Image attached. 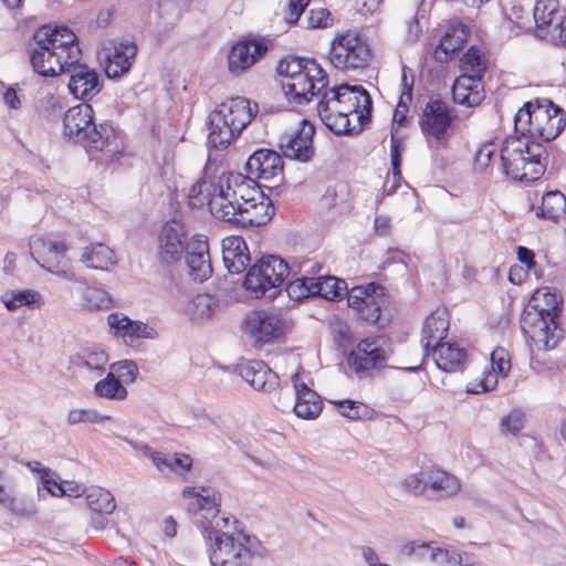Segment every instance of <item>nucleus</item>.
<instances>
[{
	"mask_svg": "<svg viewBox=\"0 0 566 566\" xmlns=\"http://www.w3.org/2000/svg\"><path fill=\"white\" fill-rule=\"evenodd\" d=\"M334 403L342 409V416L352 420H358L361 418L360 409L364 408L361 402L355 400H339Z\"/></svg>",
	"mask_w": 566,
	"mask_h": 566,
	"instance_id": "nucleus-58",
	"label": "nucleus"
},
{
	"mask_svg": "<svg viewBox=\"0 0 566 566\" xmlns=\"http://www.w3.org/2000/svg\"><path fill=\"white\" fill-rule=\"evenodd\" d=\"M247 174L258 179L272 180L283 175L281 155L269 148L256 149L245 161Z\"/></svg>",
	"mask_w": 566,
	"mask_h": 566,
	"instance_id": "nucleus-21",
	"label": "nucleus"
},
{
	"mask_svg": "<svg viewBox=\"0 0 566 566\" xmlns=\"http://www.w3.org/2000/svg\"><path fill=\"white\" fill-rule=\"evenodd\" d=\"M109 419L111 416L101 415L95 409H73L69 411L66 422L69 426H75L80 423H102Z\"/></svg>",
	"mask_w": 566,
	"mask_h": 566,
	"instance_id": "nucleus-53",
	"label": "nucleus"
},
{
	"mask_svg": "<svg viewBox=\"0 0 566 566\" xmlns=\"http://www.w3.org/2000/svg\"><path fill=\"white\" fill-rule=\"evenodd\" d=\"M290 274L286 261L277 255H264L251 265L245 274L243 286L254 297L260 298L270 292L269 297L275 295Z\"/></svg>",
	"mask_w": 566,
	"mask_h": 566,
	"instance_id": "nucleus-9",
	"label": "nucleus"
},
{
	"mask_svg": "<svg viewBox=\"0 0 566 566\" xmlns=\"http://www.w3.org/2000/svg\"><path fill=\"white\" fill-rule=\"evenodd\" d=\"M185 497H193L189 511L196 514L212 566H251L254 538L237 530V520L220 514V501L209 488L186 486Z\"/></svg>",
	"mask_w": 566,
	"mask_h": 566,
	"instance_id": "nucleus-1",
	"label": "nucleus"
},
{
	"mask_svg": "<svg viewBox=\"0 0 566 566\" xmlns=\"http://www.w3.org/2000/svg\"><path fill=\"white\" fill-rule=\"evenodd\" d=\"M80 260L86 268L101 271H108L117 262L114 251L104 243L85 247Z\"/></svg>",
	"mask_w": 566,
	"mask_h": 566,
	"instance_id": "nucleus-37",
	"label": "nucleus"
},
{
	"mask_svg": "<svg viewBox=\"0 0 566 566\" xmlns=\"http://www.w3.org/2000/svg\"><path fill=\"white\" fill-rule=\"evenodd\" d=\"M327 85L328 77L316 61H307L304 73L290 80H281V87L285 97L294 105L307 104L314 96H319Z\"/></svg>",
	"mask_w": 566,
	"mask_h": 566,
	"instance_id": "nucleus-11",
	"label": "nucleus"
},
{
	"mask_svg": "<svg viewBox=\"0 0 566 566\" xmlns=\"http://www.w3.org/2000/svg\"><path fill=\"white\" fill-rule=\"evenodd\" d=\"M192 458L182 452H175L170 455V463L168 471L174 472L178 475H184L189 472L192 468Z\"/></svg>",
	"mask_w": 566,
	"mask_h": 566,
	"instance_id": "nucleus-57",
	"label": "nucleus"
},
{
	"mask_svg": "<svg viewBox=\"0 0 566 566\" xmlns=\"http://www.w3.org/2000/svg\"><path fill=\"white\" fill-rule=\"evenodd\" d=\"M451 123L450 108L446 102L431 99L427 103L420 118V127L430 147L438 149L446 145Z\"/></svg>",
	"mask_w": 566,
	"mask_h": 566,
	"instance_id": "nucleus-15",
	"label": "nucleus"
},
{
	"mask_svg": "<svg viewBox=\"0 0 566 566\" xmlns=\"http://www.w3.org/2000/svg\"><path fill=\"white\" fill-rule=\"evenodd\" d=\"M43 486L52 495H67L71 497H78L85 493V488L83 484L74 483V482H63L56 483L51 479L43 478Z\"/></svg>",
	"mask_w": 566,
	"mask_h": 566,
	"instance_id": "nucleus-52",
	"label": "nucleus"
},
{
	"mask_svg": "<svg viewBox=\"0 0 566 566\" xmlns=\"http://www.w3.org/2000/svg\"><path fill=\"white\" fill-rule=\"evenodd\" d=\"M111 373L117 374V379L120 380L122 384H133L135 382L138 375V367L135 361L124 359L111 365Z\"/></svg>",
	"mask_w": 566,
	"mask_h": 566,
	"instance_id": "nucleus-54",
	"label": "nucleus"
},
{
	"mask_svg": "<svg viewBox=\"0 0 566 566\" xmlns=\"http://www.w3.org/2000/svg\"><path fill=\"white\" fill-rule=\"evenodd\" d=\"M461 490L460 480L438 468L429 467L427 474V499L443 501L455 496Z\"/></svg>",
	"mask_w": 566,
	"mask_h": 566,
	"instance_id": "nucleus-28",
	"label": "nucleus"
},
{
	"mask_svg": "<svg viewBox=\"0 0 566 566\" xmlns=\"http://www.w3.org/2000/svg\"><path fill=\"white\" fill-rule=\"evenodd\" d=\"M220 307L219 301L209 294H199L190 300L186 313L193 322L212 318Z\"/></svg>",
	"mask_w": 566,
	"mask_h": 566,
	"instance_id": "nucleus-39",
	"label": "nucleus"
},
{
	"mask_svg": "<svg viewBox=\"0 0 566 566\" xmlns=\"http://www.w3.org/2000/svg\"><path fill=\"white\" fill-rule=\"evenodd\" d=\"M388 354L377 340L363 339L348 355V365L360 378L371 377L374 370H380L387 365Z\"/></svg>",
	"mask_w": 566,
	"mask_h": 566,
	"instance_id": "nucleus-17",
	"label": "nucleus"
},
{
	"mask_svg": "<svg viewBox=\"0 0 566 566\" xmlns=\"http://www.w3.org/2000/svg\"><path fill=\"white\" fill-rule=\"evenodd\" d=\"M562 307L563 298L554 289H539L533 294L521 316V328L537 348L553 349L565 337Z\"/></svg>",
	"mask_w": 566,
	"mask_h": 566,
	"instance_id": "nucleus-3",
	"label": "nucleus"
},
{
	"mask_svg": "<svg viewBox=\"0 0 566 566\" xmlns=\"http://www.w3.org/2000/svg\"><path fill=\"white\" fill-rule=\"evenodd\" d=\"M495 145L493 143L484 144L475 154V167L480 170L486 168L495 153Z\"/></svg>",
	"mask_w": 566,
	"mask_h": 566,
	"instance_id": "nucleus-59",
	"label": "nucleus"
},
{
	"mask_svg": "<svg viewBox=\"0 0 566 566\" xmlns=\"http://www.w3.org/2000/svg\"><path fill=\"white\" fill-rule=\"evenodd\" d=\"M95 123V112L87 103L70 107L63 116V136L66 140L78 144L80 139Z\"/></svg>",
	"mask_w": 566,
	"mask_h": 566,
	"instance_id": "nucleus-25",
	"label": "nucleus"
},
{
	"mask_svg": "<svg viewBox=\"0 0 566 566\" xmlns=\"http://www.w3.org/2000/svg\"><path fill=\"white\" fill-rule=\"evenodd\" d=\"M449 331L448 314L444 310L432 312L424 319L421 334V345L424 356L429 355L433 345H439L447 337Z\"/></svg>",
	"mask_w": 566,
	"mask_h": 566,
	"instance_id": "nucleus-31",
	"label": "nucleus"
},
{
	"mask_svg": "<svg viewBox=\"0 0 566 566\" xmlns=\"http://www.w3.org/2000/svg\"><path fill=\"white\" fill-rule=\"evenodd\" d=\"M347 301L360 319L379 326L387 323L381 317V308L387 301L386 289L380 284L373 282L354 286L347 292Z\"/></svg>",
	"mask_w": 566,
	"mask_h": 566,
	"instance_id": "nucleus-13",
	"label": "nucleus"
},
{
	"mask_svg": "<svg viewBox=\"0 0 566 566\" xmlns=\"http://www.w3.org/2000/svg\"><path fill=\"white\" fill-rule=\"evenodd\" d=\"M491 369H485L480 379L470 382L467 386L469 394L479 395L493 390L499 376L505 377L511 368L509 353L503 347H496L491 353Z\"/></svg>",
	"mask_w": 566,
	"mask_h": 566,
	"instance_id": "nucleus-24",
	"label": "nucleus"
},
{
	"mask_svg": "<svg viewBox=\"0 0 566 566\" xmlns=\"http://www.w3.org/2000/svg\"><path fill=\"white\" fill-rule=\"evenodd\" d=\"M488 69V60L484 52L471 46L460 60V75L472 76L482 80Z\"/></svg>",
	"mask_w": 566,
	"mask_h": 566,
	"instance_id": "nucleus-41",
	"label": "nucleus"
},
{
	"mask_svg": "<svg viewBox=\"0 0 566 566\" xmlns=\"http://www.w3.org/2000/svg\"><path fill=\"white\" fill-rule=\"evenodd\" d=\"M81 145L88 154L119 151L120 143L117 130L108 122L94 123L88 132L80 139Z\"/></svg>",
	"mask_w": 566,
	"mask_h": 566,
	"instance_id": "nucleus-20",
	"label": "nucleus"
},
{
	"mask_svg": "<svg viewBox=\"0 0 566 566\" xmlns=\"http://www.w3.org/2000/svg\"><path fill=\"white\" fill-rule=\"evenodd\" d=\"M430 352L439 369L449 373L463 371L468 360L465 349L451 343H441L433 345Z\"/></svg>",
	"mask_w": 566,
	"mask_h": 566,
	"instance_id": "nucleus-34",
	"label": "nucleus"
},
{
	"mask_svg": "<svg viewBox=\"0 0 566 566\" xmlns=\"http://www.w3.org/2000/svg\"><path fill=\"white\" fill-rule=\"evenodd\" d=\"M186 231L182 223L172 220L167 222L159 235V256L166 264L178 262L186 252Z\"/></svg>",
	"mask_w": 566,
	"mask_h": 566,
	"instance_id": "nucleus-22",
	"label": "nucleus"
},
{
	"mask_svg": "<svg viewBox=\"0 0 566 566\" xmlns=\"http://www.w3.org/2000/svg\"><path fill=\"white\" fill-rule=\"evenodd\" d=\"M86 503L93 513L112 514L116 509L113 494L102 488L92 489L86 494Z\"/></svg>",
	"mask_w": 566,
	"mask_h": 566,
	"instance_id": "nucleus-47",
	"label": "nucleus"
},
{
	"mask_svg": "<svg viewBox=\"0 0 566 566\" xmlns=\"http://www.w3.org/2000/svg\"><path fill=\"white\" fill-rule=\"evenodd\" d=\"M94 394L104 399L122 401L127 398L128 391L114 373L109 371L94 385Z\"/></svg>",
	"mask_w": 566,
	"mask_h": 566,
	"instance_id": "nucleus-43",
	"label": "nucleus"
},
{
	"mask_svg": "<svg viewBox=\"0 0 566 566\" xmlns=\"http://www.w3.org/2000/svg\"><path fill=\"white\" fill-rule=\"evenodd\" d=\"M274 207L269 197L263 193V199L249 203L244 209L239 210L235 219L228 222L234 226L260 227L269 222L274 216Z\"/></svg>",
	"mask_w": 566,
	"mask_h": 566,
	"instance_id": "nucleus-30",
	"label": "nucleus"
},
{
	"mask_svg": "<svg viewBox=\"0 0 566 566\" xmlns=\"http://www.w3.org/2000/svg\"><path fill=\"white\" fill-rule=\"evenodd\" d=\"M452 97L459 105L468 107L480 105L484 98L482 80L464 75L458 76L452 85Z\"/></svg>",
	"mask_w": 566,
	"mask_h": 566,
	"instance_id": "nucleus-33",
	"label": "nucleus"
},
{
	"mask_svg": "<svg viewBox=\"0 0 566 566\" xmlns=\"http://www.w3.org/2000/svg\"><path fill=\"white\" fill-rule=\"evenodd\" d=\"M33 260L46 271L70 281H80L70 266L66 252L67 244L64 241H54L36 237L30 242Z\"/></svg>",
	"mask_w": 566,
	"mask_h": 566,
	"instance_id": "nucleus-12",
	"label": "nucleus"
},
{
	"mask_svg": "<svg viewBox=\"0 0 566 566\" xmlns=\"http://www.w3.org/2000/svg\"><path fill=\"white\" fill-rule=\"evenodd\" d=\"M82 51L80 46H72L67 55V62H64L62 74L69 75L67 87L77 98H91L102 90L99 74L95 69L81 63Z\"/></svg>",
	"mask_w": 566,
	"mask_h": 566,
	"instance_id": "nucleus-14",
	"label": "nucleus"
},
{
	"mask_svg": "<svg viewBox=\"0 0 566 566\" xmlns=\"http://www.w3.org/2000/svg\"><path fill=\"white\" fill-rule=\"evenodd\" d=\"M566 115L548 98L526 102L514 116V132L531 142L554 140L565 128Z\"/></svg>",
	"mask_w": 566,
	"mask_h": 566,
	"instance_id": "nucleus-6",
	"label": "nucleus"
},
{
	"mask_svg": "<svg viewBox=\"0 0 566 566\" xmlns=\"http://www.w3.org/2000/svg\"><path fill=\"white\" fill-rule=\"evenodd\" d=\"M137 53L134 42H119L114 45L113 52L106 57L105 74L109 78H118L132 67V62Z\"/></svg>",
	"mask_w": 566,
	"mask_h": 566,
	"instance_id": "nucleus-32",
	"label": "nucleus"
},
{
	"mask_svg": "<svg viewBox=\"0 0 566 566\" xmlns=\"http://www.w3.org/2000/svg\"><path fill=\"white\" fill-rule=\"evenodd\" d=\"M308 60H302L298 57H292L290 60H281L277 65V73L281 76V80L291 78L295 75L302 74L305 72V65H307Z\"/></svg>",
	"mask_w": 566,
	"mask_h": 566,
	"instance_id": "nucleus-55",
	"label": "nucleus"
},
{
	"mask_svg": "<svg viewBox=\"0 0 566 566\" xmlns=\"http://www.w3.org/2000/svg\"><path fill=\"white\" fill-rule=\"evenodd\" d=\"M284 322L280 316L264 311H252L244 319L243 331L255 344H268L279 339L284 333Z\"/></svg>",
	"mask_w": 566,
	"mask_h": 566,
	"instance_id": "nucleus-18",
	"label": "nucleus"
},
{
	"mask_svg": "<svg viewBox=\"0 0 566 566\" xmlns=\"http://www.w3.org/2000/svg\"><path fill=\"white\" fill-rule=\"evenodd\" d=\"M206 190L211 213L224 222L235 219L239 210L244 209L249 203L263 199L260 185L249 174L247 176L240 172L223 174L213 188V193H210L208 188Z\"/></svg>",
	"mask_w": 566,
	"mask_h": 566,
	"instance_id": "nucleus-5",
	"label": "nucleus"
},
{
	"mask_svg": "<svg viewBox=\"0 0 566 566\" xmlns=\"http://www.w3.org/2000/svg\"><path fill=\"white\" fill-rule=\"evenodd\" d=\"M269 43L264 38L247 36L235 42L228 55L230 73L240 75L255 64L268 51Z\"/></svg>",
	"mask_w": 566,
	"mask_h": 566,
	"instance_id": "nucleus-19",
	"label": "nucleus"
},
{
	"mask_svg": "<svg viewBox=\"0 0 566 566\" xmlns=\"http://www.w3.org/2000/svg\"><path fill=\"white\" fill-rule=\"evenodd\" d=\"M170 455L171 454L154 451L150 453V459L153 463L156 465V468L164 472L165 470L169 469Z\"/></svg>",
	"mask_w": 566,
	"mask_h": 566,
	"instance_id": "nucleus-64",
	"label": "nucleus"
},
{
	"mask_svg": "<svg viewBox=\"0 0 566 566\" xmlns=\"http://www.w3.org/2000/svg\"><path fill=\"white\" fill-rule=\"evenodd\" d=\"M222 260L227 270L232 274L243 272L250 263L248 245L243 238L227 237L221 242Z\"/></svg>",
	"mask_w": 566,
	"mask_h": 566,
	"instance_id": "nucleus-29",
	"label": "nucleus"
},
{
	"mask_svg": "<svg viewBox=\"0 0 566 566\" xmlns=\"http://www.w3.org/2000/svg\"><path fill=\"white\" fill-rule=\"evenodd\" d=\"M77 44L76 35L67 27L38 28L27 46L32 70L42 77L62 74L70 49Z\"/></svg>",
	"mask_w": 566,
	"mask_h": 566,
	"instance_id": "nucleus-4",
	"label": "nucleus"
},
{
	"mask_svg": "<svg viewBox=\"0 0 566 566\" xmlns=\"http://www.w3.org/2000/svg\"><path fill=\"white\" fill-rule=\"evenodd\" d=\"M566 211V197L558 190L548 191L542 198V205L537 208V216L556 220Z\"/></svg>",
	"mask_w": 566,
	"mask_h": 566,
	"instance_id": "nucleus-45",
	"label": "nucleus"
},
{
	"mask_svg": "<svg viewBox=\"0 0 566 566\" xmlns=\"http://www.w3.org/2000/svg\"><path fill=\"white\" fill-rule=\"evenodd\" d=\"M314 135V125L307 119H302L297 128L280 136L279 147L284 157L300 163H308L315 155Z\"/></svg>",
	"mask_w": 566,
	"mask_h": 566,
	"instance_id": "nucleus-16",
	"label": "nucleus"
},
{
	"mask_svg": "<svg viewBox=\"0 0 566 566\" xmlns=\"http://www.w3.org/2000/svg\"><path fill=\"white\" fill-rule=\"evenodd\" d=\"M0 301L8 311H15L22 306L39 307L42 304V295L30 289L8 290L1 294Z\"/></svg>",
	"mask_w": 566,
	"mask_h": 566,
	"instance_id": "nucleus-42",
	"label": "nucleus"
},
{
	"mask_svg": "<svg viewBox=\"0 0 566 566\" xmlns=\"http://www.w3.org/2000/svg\"><path fill=\"white\" fill-rule=\"evenodd\" d=\"M402 553L408 556L417 555L426 557L437 566H462L461 558L450 553L448 549L431 547L424 542H410L402 547Z\"/></svg>",
	"mask_w": 566,
	"mask_h": 566,
	"instance_id": "nucleus-35",
	"label": "nucleus"
},
{
	"mask_svg": "<svg viewBox=\"0 0 566 566\" xmlns=\"http://www.w3.org/2000/svg\"><path fill=\"white\" fill-rule=\"evenodd\" d=\"M291 382L295 395L293 406L295 415L308 420L317 418L323 409L321 396L301 380L298 371L292 375Z\"/></svg>",
	"mask_w": 566,
	"mask_h": 566,
	"instance_id": "nucleus-26",
	"label": "nucleus"
},
{
	"mask_svg": "<svg viewBox=\"0 0 566 566\" xmlns=\"http://www.w3.org/2000/svg\"><path fill=\"white\" fill-rule=\"evenodd\" d=\"M315 277L302 276L297 277L286 285L287 295L296 301H301L307 297H315L316 287Z\"/></svg>",
	"mask_w": 566,
	"mask_h": 566,
	"instance_id": "nucleus-49",
	"label": "nucleus"
},
{
	"mask_svg": "<svg viewBox=\"0 0 566 566\" xmlns=\"http://www.w3.org/2000/svg\"><path fill=\"white\" fill-rule=\"evenodd\" d=\"M427 474L428 468H422L420 471L408 474L401 481V489L413 496L427 497Z\"/></svg>",
	"mask_w": 566,
	"mask_h": 566,
	"instance_id": "nucleus-50",
	"label": "nucleus"
},
{
	"mask_svg": "<svg viewBox=\"0 0 566 566\" xmlns=\"http://www.w3.org/2000/svg\"><path fill=\"white\" fill-rule=\"evenodd\" d=\"M501 427L509 432L516 433L523 428L522 417L518 413H511L502 418Z\"/></svg>",
	"mask_w": 566,
	"mask_h": 566,
	"instance_id": "nucleus-61",
	"label": "nucleus"
},
{
	"mask_svg": "<svg viewBox=\"0 0 566 566\" xmlns=\"http://www.w3.org/2000/svg\"><path fill=\"white\" fill-rule=\"evenodd\" d=\"M361 555H363L365 562L368 564V566H391L389 564L381 563L379 560L378 554L370 546H363Z\"/></svg>",
	"mask_w": 566,
	"mask_h": 566,
	"instance_id": "nucleus-63",
	"label": "nucleus"
},
{
	"mask_svg": "<svg viewBox=\"0 0 566 566\" xmlns=\"http://www.w3.org/2000/svg\"><path fill=\"white\" fill-rule=\"evenodd\" d=\"M240 376L255 390L273 394L280 387V378L264 361L251 360L239 367Z\"/></svg>",
	"mask_w": 566,
	"mask_h": 566,
	"instance_id": "nucleus-27",
	"label": "nucleus"
},
{
	"mask_svg": "<svg viewBox=\"0 0 566 566\" xmlns=\"http://www.w3.org/2000/svg\"><path fill=\"white\" fill-rule=\"evenodd\" d=\"M517 260L526 266L527 270H531L535 266L536 262L534 260V252L520 245L516 250Z\"/></svg>",
	"mask_w": 566,
	"mask_h": 566,
	"instance_id": "nucleus-62",
	"label": "nucleus"
},
{
	"mask_svg": "<svg viewBox=\"0 0 566 566\" xmlns=\"http://www.w3.org/2000/svg\"><path fill=\"white\" fill-rule=\"evenodd\" d=\"M547 157L544 145L517 137H507L500 154L504 174L525 184L542 178L546 170Z\"/></svg>",
	"mask_w": 566,
	"mask_h": 566,
	"instance_id": "nucleus-7",
	"label": "nucleus"
},
{
	"mask_svg": "<svg viewBox=\"0 0 566 566\" xmlns=\"http://www.w3.org/2000/svg\"><path fill=\"white\" fill-rule=\"evenodd\" d=\"M258 104L241 96L222 102L209 116L208 145L216 149L226 148L258 114Z\"/></svg>",
	"mask_w": 566,
	"mask_h": 566,
	"instance_id": "nucleus-8",
	"label": "nucleus"
},
{
	"mask_svg": "<svg viewBox=\"0 0 566 566\" xmlns=\"http://www.w3.org/2000/svg\"><path fill=\"white\" fill-rule=\"evenodd\" d=\"M317 103V114L322 123L334 134H349L355 127L350 126V115H356L360 126L370 120L373 102L368 92L360 85L342 84L325 88Z\"/></svg>",
	"mask_w": 566,
	"mask_h": 566,
	"instance_id": "nucleus-2",
	"label": "nucleus"
},
{
	"mask_svg": "<svg viewBox=\"0 0 566 566\" xmlns=\"http://www.w3.org/2000/svg\"><path fill=\"white\" fill-rule=\"evenodd\" d=\"M307 24L310 29L328 28L333 25L332 13L324 8L312 9L308 12Z\"/></svg>",
	"mask_w": 566,
	"mask_h": 566,
	"instance_id": "nucleus-56",
	"label": "nucleus"
},
{
	"mask_svg": "<svg viewBox=\"0 0 566 566\" xmlns=\"http://www.w3.org/2000/svg\"><path fill=\"white\" fill-rule=\"evenodd\" d=\"M405 149L403 140L400 137H397L391 130L390 137V163H391V171L394 178V185L390 188H387V182L384 186V191L387 195H391L395 192L398 187L399 180L401 179V153Z\"/></svg>",
	"mask_w": 566,
	"mask_h": 566,
	"instance_id": "nucleus-48",
	"label": "nucleus"
},
{
	"mask_svg": "<svg viewBox=\"0 0 566 566\" xmlns=\"http://www.w3.org/2000/svg\"><path fill=\"white\" fill-rule=\"evenodd\" d=\"M107 323L116 335L130 338H153L155 331L140 321H132L122 313H112L107 317Z\"/></svg>",
	"mask_w": 566,
	"mask_h": 566,
	"instance_id": "nucleus-36",
	"label": "nucleus"
},
{
	"mask_svg": "<svg viewBox=\"0 0 566 566\" xmlns=\"http://www.w3.org/2000/svg\"><path fill=\"white\" fill-rule=\"evenodd\" d=\"M328 59L331 64L339 71H357L368 65L371 51L361 35L347 31L335 36Z\"/></svg>",
	"mask_w": 566,
	"mask_h": 566,
	"instance_id": "nucleus-10",
	"label": "nucleus"
},
{
	"mask_svg": "<svg viewBox=\"0 0 566 566\" xmlns=\"http://www.w3.org/2000/svg\"><path fill=\"white\" fill-rule=\"evenodd\" d=\"M534 20L538 29L553 27L560 22L557 0H538L534 7Z\"/></svg>",
	"mask_w": 566,
	"mask_h": 566,
	"instance_id": "nucleus-44",
	"label": "nucleus"
},
{
	"mask_svg": "<svg viewBox=\"0 0 566 566\" xmlns=\"http://www.w3.org/2000/svg\"><path fill=\"white\" fill-rule=\"evenodd\" d=\"M311 0H290L289 1V23L293 24L295 23L302 13L304 12L305 8L308 6Z\"/></svg>",
	"mask_w": 566,
	"mask_h": 566,
	"instance_id": "nucleus-60",
	"label": "nucleus"
},
{
	"mask_svg": "<svg viewBox=\"0 0 566 566\" xmlns=\"http://www.w3.org/2000/svg\"><path fill=\"white\" fill-rule=\"evenodd\" d=\"M316 284V296L328 300L336 301L344 293L347 294L349 291L347 289V284L344 280H339L335 276H318L315 277Z\"/></svg>",
	"mask_w": 566,
	"mask_h": 566,
	"instance_id": "nucleus-46",
	"label": "nucleus"
},
{
	"mask_svg": "<svg viewBox=\"0 0 566 566\" xmlns=\"http://www.w3.org/2000/svg\"><path fill=\"white\" fill-rule=\"evenodd\" d=\"M109 303V295L102 287L88 286L83 292V306L90 311L106 308Z\"/></svg>",
	"mask_w": 566,
	"mask_h": 566,
	"instance_id": "nucleus-51",
	"label": "nucleus"
},
{
	"mask_svg": "<svg viewBox=\"0 0 566 566\" xmlns=\"http://www.w3.org/2000/svg\"><path fill=\"white\" fill-rule=\"evenodd\" d=\"M71 364L77 368H85L90 371H104L108 361L107 354L98 346L82 347L70 358Z\"/></svg>",
	"mask_w": 566,
	"mask_h": 566,
	"instance_id": "nucleus-38",
	"label": "nucleus"
},
{
	"mask_svg": "<svg viewBox=\"0 0 566 566\" xmlns=\"http://www.w3.org/2000/svg\"><path fill=\"white\" fill-rule=\"evenodd\" d=\"M186 263L189 275L197 282L208 280L212 274L209 244L205 235H195L187 243Z\"/></svg>",
	"mask_w": 566,
	"mask_h": 566,
	"instance_id": "nucleus-23",
	"label": "nucleus"
},
{
	"mask_svg": "<svg viewBox=\"0 0 566 566\" xmlns=\"http://www.w3.org/2000/svg\"><path fill=\"white\" fill-rule=\"evenodd\" d=\"M467 32L463 25H458L446 32L434 50V56L439 61H448L452 54L461 49L465 42Z\"/></svg>",
	"mask_w": 566,
	"mask_h": 566,
	"instance_id": "nucleus-40",
	"label": "nucleus"
}]
</instances>
